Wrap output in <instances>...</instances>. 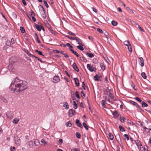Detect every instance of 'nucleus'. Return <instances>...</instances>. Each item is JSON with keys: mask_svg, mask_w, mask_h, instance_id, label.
<instances>
[{"mask_svg": "<svg viewBox=\"0 0 151 151\" xmlns=\"http://www.w3.org/2000/svg\"><path fill=\"white\" fill-rule=\"evenodd\" d=\"M44 3L45 4V6L48 8L49 7V6L48 4H47L46 1L45 0H44L43 1Z\"/></svg>", "mask_w": 151, "mask_h": 151, "instance_id": "nucleus-54", "label": "nucleus"}, {"mask_svg": "<svg viewBox=\"0 0 151 151\" xmlns=\"http://www.w3.org/2000/svg\"><path fill=\"white\" fill-rule=\"evenodd\" d=\"M68 34L74 36H76V35L75 34L70 32H69Z\"/></svg>", "mask_w": 151, "mask_h": 151, "instance_id": "nucleus-58", "label": "nucleus"}, {"mask_svg": "<svg viewBox=\"0 0 151 151\" xmlns=\"http://www.w3.org/2000/svg\"><path fill=\"white\" fill-rule=\"evenodd\" d=\"M47 27L49 30L52 33V32L53 31V30L50 27V26H49Z\"/></svg>", "mask_w": 151, "mask_h": 151, "instance_id": "nucleus-56", "label": "nucleus"}, {"mask_svg": "<svg viewBox=\"0 0 151 151\" xmlns=\"http://www.w3.org/2000/svg\"><path fill=\"white\" fill-rule=\"evenodd\" d=\"M74 81L76 85L77 86H78L79 84V83L78 79L76 78H75Z\"/></svg>", "mask_w": 151, "mask_h": 151, "instance_id": "nucleus-21", "label": "nucleus"}, {"mask_svg": "<svg viewBox=\"0 0 151 151\" xmlns=\"http://www.w3.org/2000/svg\"><path fill=\"white\" fill-rule=\"evenodd\" d=\"M35 145L36 143L35 141L33 142V141H31L29 142V145L31 148H34Z\"/></svg>", "mask_w": 151, "mask_h": 151, "instance_id": "nucleus-7", "label": "nucleus"}, {"mask_svg": "<svg viewBox=\"0 0 151 151\" xmlns=\"http://www.w3.org/2000/svg\"><path fill=\"white\" fill-rule=\"evenodd\" d=\"M130 102L131 104L133 105L134 106H135L138 109H140V106L137 104L136 102L131 100L130 101Z\"/></svg>", "mask_w": 151, "mask_h": 151, "instance_id": "nucleus-8", "label": "nucleus"}, {"mask_svg": "<svg viewBox=\"0 0 151 151\" xmlns=\"http://www.w3.org/2000/svg\"><path fill=\"white\" fill-rule=\"evenodd\" d=\"M20 30L22 33H24L25 32V30L23 27H20Z\"/></svg>", "mask_w": 151, "mask_h": 151, "instance_id": "nucleus-46", "label": "nucleus"}, {"mask_svg": "<svg viewBox=\"0 0 151 151\" xmlns=\"http://www.w3.org/2000/svg\"><path fill=\"white\" fill-rule=\"evenodd\" d=\"M135 99L139 102H142L141 99L138 97H136Z\"/></svg>", "mask_w": 151, "mask_h": 151, "instance_id": "nucleus-51", "label": "nucleus"}, {"mask_svg": "<svg viewBox=\"0 0 151 151\" xmlns=\"http://www.w3.org/2000/svg\"><path fill=\"white\" fill-rule=\"evenodd\" d=\"M12 60H14L11 59L10 61V64L9 66V68L10 71L13 73H14L16 71V68L15 65H12Z\"/></svg>", "mask_w": 151, "mask_h": 151, "instance_id": "nucleus-2", "label": "nucleus"}, {"mask_svg": "<svg viewBox=\"0 0 151 151\" xmlns=\"http://www.w3.org/2000/svg\"><path fill=\"white\" fill-rule=\"evenodd\" d=\"M19 121V119L17 118H16L14 119L13 120V123L14 124H17Z\"/></svg>", "mask_w": 151, "mask_h": 151, "instance_id": "nucleus-11", "label": "nucleus"}, {"mask_svg": "<svg viewBox=\"0 0 151 151\" xmlns=\"http://www.w3.org/2000/svg\"><path fill=\"white\" fill-rule=\"evenodd\" d=\"M93 79L95 81H97L98 80V76L97 75H96V76H94Z\"/></svg>", "mask_w": 151, "mask_h": 151, "instance_id": "nucleus-49", "label": "nucleus"}, {"mask_svg": "<svg viewBox=\"0 0 151 151\" xmlns=\"http://www.w3.org/2000/svg\"><path fill=\"white\" fill-rule=\"evenodd\" d=\"M138 61L139 63V64L141 67H143L144 66V63L143 58L142 57H140L138 58Z\"/></svg>", "mask_w": 151, "mask_h": 151, "instance_id": "nucleus-6", "label": "nucleus"}, {"mask_svg": "<svg viewBox=\"0 0 151 151\" xmlns=\"http://www.w3.org/2000/svg\"><path fill=\"white\" fill-rule=\"evenodd\" d=\"M82 60H83L85 63L86 62L87 60L86 59V58L82 56Z\"/></svg>", "mask_w": 151, "mask_h": 151, "instance_id": "nucleus-59", "label": "nucleus"}, {"mask_svg": "<svg viewBox=\"0 0 151 151\" xmlns=\"http://www.w3.org/2000/svg\"><path fill=\"white\" fill-rule=\"evenodd\" d=\"M83 126L87 130H88V127L87 125H86V124L85 122H83Z\"/></svg>", "mask_w": 151, "mask_h": 151, "instance_id": "nucleus-38", "label": "nucleus"}, {"mask_svg": "<svg viewBox=\"0 0 151 151\" xmlns=\"http://www.w3.org/2000/svg\"><path fill=\"white\" fill-rule=\"evenodd\" d=\"M134 142H135L136 145L137 146V147L138 149H139V144L140 143V141L138 140H134Z\"/></svg>", "mask_w": 151, "mask_h": 151, "instance_id": "nucleus-34", "label": "nucleus"}, {"mask_svg": "<svg viewBox=\"0 0 151 151\" xmlns=\"http://www.w3.org/2000/svg\"><path fill=\"white\" fill-rule=\"evenodd\" d=\"M35 27L39 31H40L41 30V28H42V25L40 24L38 25V24H36Z\"/></svg>", "mask_w": 151, "mask_h": 151, "instance_id": "nucleus-14", "label": "nucleus"}, {"mask_svg": "<svg viewBox=\"0 0 151 151\" xmlns=\"http://www.w3.org/2000/svg\"><path fill=\"white\" fill-rule=\"evenodd\" d=\"M141 104L143 107H147L148 106L147 104L144 101H142L141 102Z\"/></svg>", "mask_w": 151, "mask_h": 151, "instance_id": "nucleus-30", "label": "nucleus"}, {"mask_svg": "<svg viewBox=\"0 0 151 151\" xmlns=\"http://www.w3.org/2000/svg\"><path fill=\"white\" fill-rule=\"evenodd\" d=\"M76 137L78 138H80L81 137V135L78 132H76Z\"/></svg>", "mask_w": 151, "mask_h": 151, "instance_id": "nucleus-48", "label": "nucleus"}, {"mask_svg": "<svg viewBox=\"0 0 151 151\" xmlns=\"http://www.w3.org/2000/svg\"><path fill=\"white\" fill-rule=\"evenodd\" d=\"M76 123L77 125L78 126L80 127L81 128H82V126L81 124L80 123V121L78 119H76Z\"/></svg>", "mask_w": 151, "mask_h": 151, "instance_id": "nucleus-10", "label": "nucleus"}, {"mask_svg": "<svg viewBox=\"0 0 151 151\" xmlns=\"http://www.w3.org/2000/svg\"><path fill=\"white\" fill-rule=\"evenodd\" d=\"M35 52H37L39 55H42L43 56H44V55L42 54L41 51H38L37 50H35Z\"/></svg>", "mask_w": 151, "mask_h": 151, "instance_id": "nucleus-45", "label": "nucleus"}, {"mask_svg": "<svg viewBox=\"0 0 151 151\" xmlns=\"http://www.w3.org/2000/svg\"><path fill=\"white\" fill-rule=\"evenodd\" d=\"M127 123L128 124H129L131 125H134V123L129 119L127 120Z\"/></svg>", "mask_w": 151, "mask_h": 151, "instance_id": "nucleus-32", "label": "nucleus"}, {"mask_svg": "<svg viewBox=\"0 0 151 151\" xmlns=\"http://www.w3.org/2000/svg\"><path fill=\"white\" fill-rule=\"evenodd\" d=\"M118 137L119 139L118 140H117V141H118L120 145V146L121 147H123V145H122V143L121 142V139L120 138V137L119 135H118Z\"/></svg>", "mask_w": 151, "mask_h": 151, "instance_id": "nucleus-15", "label": "nucleus"}, {"mask_svg": "<svg viewBox=\"0 0 151 151\" xmlns=\"http://www.w3.org/2000/svg\"><path fill=\"white\" fill-rule=\"evenodd\" d=\"M10 150L11 151H15L16 149L15 147L11 146L10 147Z\"/></svg>", "mask_w": 151, "mask_h": 151, "instance_id": "nucleus-52", "label": "nucleus"}, {"mask_svg": "<svg viewBox=\"0 0 151 151\" xmlns=\"http://www.w3.org/2000/svg\"><path fill=\"white\" fill-rule=\"evenodd\" d=\"M124 45H126L127 46L130 44L129 41L128 40L125 41H124Z\"/></svg>", "mask_w": 151, "mask_h": 151, "instance_id": "nucleus-37", "label": "nucleus"}, {"mask_svg": "<svg viewBox=\"0 0 151 151\" xmlns=\"http://www.w3.org/2000/svg\"><path fill=\"white\" fill-rule=\"evenodd\" d=\"M60 81V79L59 76H56L54 77L53 82L54 83H56L59 82Z\"/></svg>", "mask_w": 151, "mask_h": 151, "instance_id": "nucleus-5", "label": "nucleus"}, {"mask_svg": "<svg viewBox=\"0 0 151 151\" xmlns=\"http://www.w3.org/2000/svg\"><path fill=\"white\" fill-rule=\"evenodd\" d=\"M66 37L68 38L69 39L73 40H76L77 37H73L71 36H69L68 35H66Z\"/></svg>", "mask_w": 151, "mask_h": 151, "instance_id": "nucleus-28", "label": "nucleus"}, {"mask_svg": "<svg viewBox=\"0 0 151 151\" xmlns=\"http://www.w3.org/2000/svg\"><path fill=\"white\" fill-rule=\"evenodd\" d=\"M56 52H57V53H61L62 54H63V53L64 52L63 51H61V50L60 51V50H56Z\"/></svg>", "mask_w": 151, "mask_h": 151, "instance_id": "nucleus-61", "label": "nucleus"}, {"mask_svg": "<svg viewBox=\"0 0 151 151\" xmlns=\"http://www.w3.org/2000/svg\"><path fill=\"white\" fill-rule=\"evenodd\" d=\"M127 9L129 13L133 14L134 13V12H133L132 10L131 9H130L128 7H127Z\"/></svg>", "mask_w": 151, "mask_h": 151, "instance_id": "nucleus-41", "label": "nucleus"}, {"mask_svg": "<svg viewBox=\"0 0 151 151\" xmlns=\"http://www.w3.org/2000/svg\"><path fill=\"white\" fill-rule=\"evenodd\" d=\"M66 125L67 126L70 127L71 126V123L70 121H68V122L66 123Z\"/></svg>", "mask_w": 151, "mask_h": 151, "instance_id": "nucleus-36", "label": "nucleus"}, {"mask_svg": "<svg viewBox=\"0 0 151 151\" xmlns=\"http://www.w3.org/2000/svg\"><path fill=\"white\" fill-rule=\"evenodd\" d=\"M73 110L72 109H70L69 110V116H71L73 115Z\"/></svg>", "mask_w": 151, "mask_h": 151, "instance_id": "nucleus-26", "label": "nucleus"}, {"mask_svg": "<svg viewBox=\"0 0 151 151\" xmlns=\"http://www.w3.org/2000/svg\"><path fill=\"white\" fill-rule=\"evenodd\" d=\"M112 114L115 119H116L118 117L119 114L117 111H115L113 112Z\"/></svg>", "mask_w": 151, "mask_h": 151, "instance_id": "nucleus-9", "label": "nucleus"}, {"mask_svg": "<svg viewBox=\"0 0 151 151\" xmlns=\"http://www.w3.org/2000/svg\"><path fill=\"white\" fill-rule=\"evenodd\" d=\"M70 51L74 54L77 57H78L79 56L78 55L77 53L74 51L73 50H70Z\"/></svg>", "mask_w": 151, "mask_h": 151, "instance_id": "nucleus-44", "label": "nucleus"}, {"mask_svg": "<svg viewBox=\"0 0 151 151\" xmlns=\"http://www.w3.org/2000/svg\"><path fill=\"white\" fill-rule=\"evenodd\" d=\"M83 46V45L82 44V45H79L77 46V47L81 50L83 51L84 50Z\"/></svg>", "mask_w": 151, "mask_h": 151, "instance_id": "nucleus-27", "label": "nucleus"}, {"mask_svg": "<svg viewBox=\"0 0 151 151\" xmlns=\"http://www.w3.org/2000/svg\"><path fill=\"white\" fill-rule=\"evenodd\" d=\"M128 51L130 52H131L132 51V49L131 45L130 44L127 46Z\"/></svg>", "mask_w": 151, "mask_h": 151, "instance_id": "nucleus-40", "label": "nucleus"}, {"mask_svg": "<svg viewBox=\"0 0 151 151\" xmlns=\"http://www.w3.org/2000/svg\"><path fill=\"white\" fill-rule=\"evenodd\" d=\"M39 9L40 12H45L44 9L43 7L41 5H40L39 6Z\"/></svg>", "mask_w": 151, "mask_h": 151, "instance_id": "nucleus-25", "label": "nucleus"}, {"mask_svg": "<svg viewBox=\"0 0 151 151\" xmlns=\"http://www.w3.org/2000/svg\"><path fill=\"white\" fill-rule=\"evenodd\" d=\"M63 140L61 139H60L58 141L59 143L60 144H61L63 143Z\"/></svg>", "mask_w": 151, "mask_h": 151, "instance_id": "nucleus-62", "label": "nucleus"}, {"mask_svg": "<svg viewBox=\"0 0 151 151\" xmlns=\"http://www.w3.org/2000/svg\"><path fill=\"white\" fill-rule=\"evenodd\" d=\"M100 65L102 70H105V66L103 63L101 62L100 63Z\"/></svg>", "mask_w": 151, "mask_h": 151, "instance_id": "nucleus-13", "label": "nucleus"}, {"mask_svg": "<svg viewBox=\"0 0 151 151\" xmlns=\"http://www.w3.org/2000/svg\"><path fill=\"white\" fill-rule=\"evenodd\" d=\"M93 62L95 64H97L98 63V60L96 58H94L93 59Z\"/></svg>", "mask_w": 151, "mask_h": 151, "instance_id": "nucleus-47", "label": "nucleus"}, {"mask_svg": "<svg viewBox=\"0 0 151 151\" xmlns=\"http://www.w3.org/2000/svg\"><path fill=\"white\" fill-rule=\"evenodd\" d=\"M126 119L123 116H121L120 118V121L122 123L124 122L125 121Z\"/></svg>", "mask_w": 151, "mask_h": 151, "instance_id": "nucleus-18", "label": "nucleus"}, {"mask_svg": "<svg viewBox=\"0 0 151 151\" xmlns=\"http://www.w3.org/2000/svg\"><path fill=\"white\" fill-rule=\"evenodd\" d=\"M86 55L88 57L90 58H92L94 56V55L92 53H89L88 52H86Z\"/></svg>", "mask_w": 151, "mask_h": 151, "instance_id": "nucleus-19", "label": "nucleus"}, {"mask_svg": "<svg viewBox=\"0 0 151 151\" xmlns=\"http://www.w3.org/2000/svg\"><path fill=\"white\" fill-rule=\"evenodd\" d=\"M73 67L75 70L77 72L79 71V69L75 63H73Z\"/></svg>", "mask_w": 151, "mask_h": 151, "instance_id": "nucleus-12", "label": "nucleus"}, {"mask_svg": "<svg viewBox=\"0 0 151 151\" xmlns=\"http://www.w3.org/2000/svg\"><path fill=\"white\" fill-rule=\"evenodd\" d=\"M22 2L24 6L27 5L26 2L25 0H22Z\"/></svg>", "mask_w": 151, "mask_h": 151, "instance_id": "nucleus-64", "label": "nucleus"}, {"mask_svg": "<svg viewBox=\"0 0 151 151\" xmlns=\"http://www.w3.org/2000/svg\"><path fill=\"white\" fill-rule=\"evenodd\" d=\"M109 97L111 99H113L114 97L113 95V94L112 93H109Z\"/></svg>", "mask_w": 151, "mask_h": 151, "instance_id": "nucleus-57", "label": "nucleus"}, {"mask_svg": "<svg viewBox=\"0 0 151 151\" xmlns=\"http://www.w3.org/2000/svg\"><path fill=\"white\" fill-rule=\"evenodd\" d=\"M141 75L142 77L144 79H146L147 78V76L146 74L144 72H142L141 74Z\"/></svg>", "mask_w": 151, "mask_h": 151, "instance_id": "nucleus-29", "label": "nucleus"}, {"mask_svg": "<svg viewBox=\"0 0 151 151\" xmlns=\"http://www.w3.org/2000/svg\"><path fill=\"white\" fill-rule=\"evenodd\" d=\"M106 101L103 100L101 101V105L103 107L105 108V104H106Z\"/></svg>", "mask_w": 151, "mask_h": 151, "instance_id": "nucleus-31", "label": "nucleus"}, {"mask_svg": "<svg viewBox=\"0 0 151 151\" xmlns=\"http://www.w3.org/2000/svg\"><path fill=\"white\" fill-rule=\"evenodd\" d=\"M108 135H109V139L111 140H113V138H114V137H113V136L112 135V134L111 133H109V134Z\"/></svg>", "mask_w": 151, "mask_h": 151, "instance_id": "nucleus-35", "label": "nucleus"}, {"mask_svg": "<svg viewBox=\"0 0 151 151\" xmlns=\"http://www.w3.org/2000/svg\"><path fill=\"white\" fill-rule=\"evenodd\" d=\"M66 45L67 46V47H68L69 48V49L70 50H72V48H73V47L70 45L69 43H67L66 44Z\"/></svg>", "mask_w": 151, "mask_h": 151, "instance_id": "nucleus-43", "label": "nucleus"}, {"mask_svg": "<svg viewBox=\"0 0 151 151\" xmlns=\"http://www.w3.org/2000/svg\"><path fill=\"white\" fill-rule=\"evenodd\" d=\"M41 14L42 17L44 19H45L46 18V15L45 14V12H40Z\"/></svg>", "mask_w": 151, "mask_h": 151, "instance_id": "nucleus-16", "label": "nucleus"}, {"mask_svg": "<svg viewBox=\"0 0 151 151\" xmlns=\"http://www.w3.org/2000/svg\"><path fill=\"white\" fill-rule=\"evenodd\" d=\"M15 142L16 144L18 146H19L20 145L21 140L20 138L17 136L15 137Z\"/></svg>", "mask_w": 151, "mask_h": 151, "instance_id": "nucleus-3", "label": "nucleus"}, {"mask_svg": "<svg viewBox=\"0 0 151 151\" xmlns=\"http://www.w3.org/2000/svg\"><path fill=\"white\" fill-rule=\"evenodd\" d=\"M124 139L125 140H128L129 139V137L127 134H124L123 135Z\"/></svg>", "mask_w": 151, "mask_h": 151, "instance_id": "nucleus-23", "label": "nucleus"}, {"mask_svg": "<svg viewBox=\"0 0 151 151\" xmlns=\"http://www.w3.org/2000/svg\"><path fill=\"white\" fill-rule=\"evenodd\" d=\"M63 106L65 108L68 109L69 108V105L68 103L67 102H64L63 103Z\"/></svg>", "mask_w": 151, "mask_h": 151, "instance_id": "nucleus-17", "label": "nucleus"}, {"mask_svg": "<svg viewBox=\"0 0 151 151\" xmlns=\"http://www.w3.org/2000/svg\"><path fill=\"white\" fill-rule=\"evenodd\" d=\"M111 24L114 26H116L117 24V22L114 20L111 21Z\"/></svg>", "mask_w": 151, "mask_h": 151, "instance_id": "nucleus-42", "label": "nucleus"}, {"mask_svg": "<svg viewBox=\"0 0 151 151\" xmlns=\"http://www.w3.org/2000/svg\"><path fill=\"white\" fill-rule=\"evenodd\" d=\"M41 142L44 145L47 144V143L46 142L45 140L44 139H42L41 140Z\"/></svg>", "mask_w": 151, "mask_h": 151, "instance_id": "nucleus-50", "label": "nucleus"}, {"mask_svg": "<svg viewBox=\"0 0 151 151\" xmlns=\"http://www.w3.org/2000/svg\"><path fill=\"white\" fill-rule=\"evenodd\" d=\"M6 44L7 45L9 46L10 47H12V46L11 45V42L9 40H7L6 42Z\"/></svg>", "mask_w": 151, "mask_h": 151, "instance_id": "nucleus-24", "label": "nucleus"}, {"mask_svg": "<svg viewBox=\"0 0 151 151\" xmlns=\"http://www.w3.org/2000/svg\"><path fill=\"white\" fill-rule=\"evenodd\" d=\"M87 68L91 72H93L96 71V69L92 66H91L90 64L87 65Z\"/></svg>", "mask_w": 151, "mask_h": 151, "instance_id": "nucleus-4", "label": "nucleus"}, {"mask_svg": "<svg viewBox=\"0 0 151 151\" xmlns=\"http://www.w3.org/2000/svg\"><path fill=\"white\" fill-rule=\"evenodd\" d=\"M119 128L120 129V130L122 132H124L125 131V129L124 127H122V126L121 125H119Z\"/></svg>", "mask_w": 151, "mask_h": 151, "instance_id": "nucleus-33", "label": "nucleus"}, {"mask_svg": "<svg viewBox=\"0 0 151 151\" xmlns=\"http://www.w3.org/2000/svg\"><path fill=\"white\" fill-rule=\"evenodd\" d=\"M76 40L78 44L79 45H82L81 40L78 37H77Z\"/></svg>", "mask_w": 151, "mask_h": 151, "instance_id": "nucleus-20", "label": "nucleus"}, {"mask_svg": "<svg viewBox=\"0 0 151 151\" xmlns=\"http://www.w3.org/2000/svg\"><path fill=\"white\" fill-rule=\"evenodd\" d=\"M11 42L12 44H14L15 43L14 39L13 38H12L11 39Z\"/></svg>", "mask_w": 151, "mask_h": 151, "instance_id": "nucleus-60", "label": "nucleus"}, {"mask_svg": "<svg viewBox=\"0 0 151 151\" xmlns=\"http://www.w3.org/2000/svg\"><path fill=\"white\" fill-rule=\"evenodd\" d=\"M73 108L75 109H76L77 108V104L75 101H73Z\"/></svg>", "mask_w": 151, "mask_h": 151, "instance_id": "nucleus-39", "label": "nucleus"}, {"mask_svg": "<svg viewBox=\"0 0 151 151\" xmlns=\"http://www.w3.org/2000/svg\"><path fill=\"white\" fill-rule=\"evenodd\" d=\"M27 83L26 81L19 80L16 78L12 82L10 88L12 91H22L27 88Z\"/></svg>", "mask_w": 151, "mask_h": 151, "instance_id": "nucleus-1", "label": "nucleus"}, {"mask_svg": "<svg viewBox=\"0 0 151 151\" xmlns=\"http://www.w3.org/2000/svg\"><path fill=\"white\" fill-rule=\"evenodd\" d=\"M71 151H80V150L77 148H73Z\"/></svg>", "mask_w": 151, "mask_h": 151, "instance_id": "nucleus-53", "label": "nucleus"}, {"mask_svg": "<svg viewBox=\"0 0 151 151\" xmlns=\"http://www.w3.org/2000/svg\"><path fill=\"white\" fill-rule=\"evenodd\" d=\"M75 95L78 98V99H79L80 98V97L78 94V91H76L75 93Z\"/></svg>", "mask_w": 151, "mask_h": 151, "instance_id": "nucleus-55", "label": "nucleus"}, {"mask_svg": "<svg viewBox=\"0 0 151 151\" xmlns=\"http://www.w3.org/2000/svg\"><path fill=\"white\" fill-rule=\"evenodd\" d=\"M11 59L14 60H12V65H15L14 64L16 61V60L15 59V58L14 57H12L9 60V62Z\"/></svg>", "mask_w": 151, "mask_h": 151, "instance_id": "nucleus-22", "label": "nucleus"}, {"mask_svg": "<svg viewBox=\"0 0 151 151\" xmlns=\"http://www.w3.org/2000/svg\"><path fill=\"white\" fill-rule=\"evenodd\" d=\"M81 93L82 97L83 98H84L85 96V94L84 93L83 91H81Z\"/></svg>", "mask_w": 151, "mask_h": 151, "instance_id": "nucleus-63", "label": "nucleus"}]
</instances>
